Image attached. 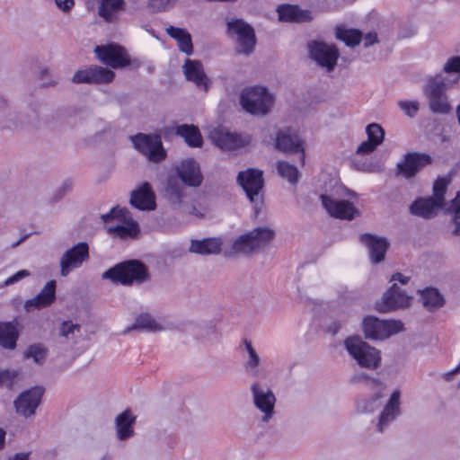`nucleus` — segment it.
<instances>
[{"label":"nucleus","instance_id":"nucleus-38","mask_svg":"<svg viewBox=\"0 0 460 460\" xmlns=\"http://www.w3.org/2000/svg\"><path fill=\"white\" fill-rule=\"evenodd\" d=\"M243 345L248 354V358L243 364L244 370L248 376L256 377L260 374L259 368L261 359L250 341L244 340Z\"/></svg>","mask_w":460,"mask_h":460},{"label":"nucleus","instance_id":"nucleus-56","mask_svg":"<svg viewBox=\"0 0 460 460\" xmlns=\"http://www.w3.org/2000/svg\"><path fill=\"white\" fill-rule=\"evenodd\" d=\"M29 276H31V272L29 270H19L18 272H16L15 274H13L10 278H8L4 281V286L13 285V284L20 281L21 279H22L24 278H27Z\"/></svg>","mask_w":460,"mask_h":460},{"label":"nucleus","instance_id":"nucleus-41","mask_svg":"<svg viewBox=\"0 0 460 460\" xmlns=\"http://www.w3.org/2000/svg\"><path fill=\"white\" fill-rule=\"evenodd\" d=\"M258 250L268 245L275 237V231L270 227H256L251 231Z\"/></svg>","mask_w":460,"mask_h":460},{"label":"nucleus","instance_id":"nucleus-59","mask_svg":"<svg viewBox=\"0 0 460 460\" xmlns=\"http://www.w3.org/2000/svg\"><path fill=\"white\" fill-rule=\"evenodd\" d=\"M364 47L367 48L377 42V35L375 32L367 33L364 38Z\"/></svg>","mask_w":460,"mask_h":460},{"label":"nucleus","instance_id":"nucleus-2","mask_svg":"<svg viewBox=\"0 0 460 460\" xmlns=\"http://www.w3.org/2000/svg\"><path fill=\"white\" fill-rule=\"evenodd\" d=\"M449 86L442 73L429 76L423 85V93L432 113L447 115L452 111L447 91Z\"/></svg>","mask_w":460,"mask_h":460},{"label":"nucleus","instance_id":"nucleus-45","mask_svg":"<svg viewBox=\"0 0 460 460\" xmlns=\"http://www.w3.org/2000/svg\"><path fill=\"white\" fill-rule=\"evenodd\" d=\"M48 349L40 343L29 346L24 351L25 358H31L36 364H42L47 357Z\"/></svg>","mask_w":460,"mask_h":460},{"label":"nucleus","instance_id":"nucleus-15","mask_svg":"<svg viewBox=\"0 0 460 460\" xmlns=\"http://www.w3.org/2000/svg\"><path fill=\"white\" fill-rule=\"evenodd\" d=\"M411 301V297L404 290L396 284H393L383 295L381 301L376 303V309L380 313H389L409 306Z\"/></svg>","mask_w":460,"mask_h":460},{"label":"nucleus","instance_id":"nucleus-16","mask_svg":"<svg viewBox=\"0 0 460 460\" xmlns=\"http://www.w3.org/2000/svg\"><path fill=\"white\" fill-rule=\"evenodd\" d=\"M208 137L212 142L224 150H235L250 143L249 137H243L237 133H232L224 128H213Z\"/></svg>","mask_w":460,"mask_h":460},{"label":"nucleus","instance_id":"nucleus-13","mask_svg":"<svg viewBox=\"0 0 460 460\" xmlns=\"http://www.w3.org/2000/svg\"><path fill=\"white\" fill-rule=\"evenodd\" d=\"M308 49L311 58L319 66L325 67L329 72L334 69L340 56L335 46L314 40L308 43Z\"/></svg>","mask_w":460,"mask_h":460},{"label":"nucleus","instance_id":"nucleus-11","mask_svg":"<svg viewBox=\"0 0 460 460\" xmlns=\"http://www.w3.org/2000/svg\"><path fill=\"white\" fill-rule=\"evenodd\" d=\"M252 402L257 410L262 413L261 420L268 423L275 413L276 396L266 385L254 382L251 385Z\"/></svg>","mask_w":460,"mask_h":460},{"label":"nucleus","instance_id":"nucleus-3","mask_svg":"<svg viewBox=\"0 0 460 460\" xmlns=\"http://www.w3.org/2000/svg\"><path fill=\"white\" fill-rule=\"evenodd\" d=\"M344 346L349 356L361 367L374 370L380 367V351L361 338L358 336L349 337L345 340Z\"/></svg>","mask_w":460,"mask_h":460},{"label":"nucleus","instance_id":"nucleus-6","mask_svg":"<svg viewBox=\"0 0 460 460\" xmlns=\"http://www.w3.org/2000/svg\"><path fill=\"white\" fill-rule=\"evenodd\" d=\"M133 146L144 155L148 162L160 164L167 157L162 138L157 134L137 133L130 137Z\"/></svg>","mask_w":460,"mask_h":460},{"label":"nucleus","instance_id":"nucleus-54","mask_svg":"<svg viewBox=\"0 0 460 460\" xmlns=\"http://www.w3.org/2000/svg\"><path fill=\"white\" fill-rule=\"evenodd\" d=\"M447 212L451 215V218H460V191H458L456 198L451 200L447 208Z\"/></svg>","mask_w":460,"mask_h":460},{"label":"nucleus","instance_id":"nucleus-17","mask_svg":"<svg viewBox=\"0 0 460 460\" xmlns=\"http://www.w3.org/2000/svg\"><path fill=\"white\" fill-rule=\"evenodd\" d=\"M43 394L44 388L41 386H35L22 392L14 401L16 412L25 418L34 415Z\"/></svg>","mask_w":460,"mask_h":460},{"label":"nucleus","instance_id":"nucleus-28","mask_svg":"<svg viewBox=\"0 0 460 460\" xmlns=\"http://www.w3.org/2000/svg\"><path fill=\"white\" fill-rule=\"evenodd\" d=\"M98 14L106 22L113 23L119 20V14L125 9V0H96Z\"/></svg>","mask_w":460,"mask_h":460},{"label":"nucleus","instance_id":"nucleus-27","mask_svg":"<svg viewBox=\"0 0 460 460\" xmlns=\"http://www.w3.org/2000/svg\"><path fill=\"white\" fill-rule=\"evenodd\" d=\"M121 221V225L107 226V233L114 238H119L122 240L137 239L140 234L138 223L129 217V216L126 218V220Z\"/></svg>","mask_w":460,"mask_h":460},{"label":"nucleus","instance_id":"nucleus-30","mask_svg":"<svg viewBox=\"0 0 460 460\" xmlns=\"http://www.w3.org/2000/svg\"><path fill=\"white\" fill-rule=\"evenodd\" d=\"M443 205L431 197L417 199L411 206L412 215L429 219L436 216L437 211L443 208Z\"/></svg>","mask_w":460,"mask_h":460},{"label":"nucleus","instance_id":"nucleus-57","mask_svg":"<svg viewBox=\"0 0 460 460\" xmlns=\"http://www.w3.org/2000/svg\"><path fill=\"white\" fill-rule=\"evenodd\" d=\"M377 146H376L373 142L367 140L362 142L357 148V154L358 155H367L372 153Z\"/></svg>","mask_w":460,"mask_h":460},{"label":"nucleus","instance_id":"nucleus-64","mask_svg":"<svg viewBox=\"0 0 460 460\" xmlns=\"http://www.w3.org/2000/svg\"><path fill=\"white\" fill-rule=\"evenodd\" d=\"M8 460H30V453H16L9 457Z\"/></svg>","mask_w":460,"mask_h":460},{"label":"nucleus","instance_id":"nucleus-37","mask_svg":"<svg viewBox=\"0 0 460 460\" xmlns=\"http://www.w3.org/2000/svg\"><path fill=\"white\" fill-rule=\"evenodd\" d=\"M423 306L429 311H435L445 304L443 295L435 288H426L420 292Z\"/></svg>","mask_w":460,"mask_h":460},{"label":"nucleus","instance_id":"nucleus-49","mask_svg":"<svg viewBox=\"0 0 460 460\" xmlns=\"http://www.w3.org/2000/svg\"><path fill=\"white\" fill-rule=\"evenodd\" d=\"M129 216V211L126 208L114 207L108 213L101 216L102 220L104 223H109L115 218L120 220H126Z\"/></svg>","mask_w":460,"mask_h":460},{"label":"nucleus","instance_id":"nucleus-12","mask_svg":"<svg viewBox=\"0 0 460 460\" xmlns=\"http://www.w3.org/2000/svg\"><path fill=\"white\" fill-rule=\"evenodd\" d=\"M90 258L89 245L86 242H79L61 256L59 261L60 275L66 277L74 269L80 268Z\"/></svg>","mask_w":460,"mask_h":460},{"label":"nucleus","instance_id":"nucleus-35","mask_svg":"<svg viewBox=\"0 0 460 460\" xmlns=\"http://www.w3.org/2000/svg\"><path fill=\"white\" fill-rule=\"evenodd\" d=\"M19 337L16 323L13 322L0 323V345L8 349H13Z\"/></svg>","mask_w":460,"mask_h":460},{"label":"nucleus","instance_id":"nucleus-60","mask_svg":"<svg viewBox=\"0 0 460 460\" xmlns=\"http://www.w3.org/2000/svg\"><path fill=\"white\" fill-rule=\"evenodd\" d=\"M341 327L342 323L340 321H333L328 325L327 332L332 335H335L340 332Z\"/></svg>","mask_w":460,"mask_h":460},{"label":"nucleus","instance_id":"nucleus-39","mask_svg":"<svg viewBox=\"0 0 460 460\" xmlns=\"http://www.w3.org/2000/svg\"><path fill=\"white\" fill-rule=\"evenodd\" d=\"M134 330L157 332L162 331L163 327L149 314H141L136 317L135 323L124 331V333Z\"/></svg>","mask_w":460,"mask_h":460},{"label":"nucleus","instance_id":"nucleus-61","mask_svg":"<svg viewBox=\"0 0 460 460\" xmlns=\"http://www.w3.org/2000/svg\"><path fill=\"white\" fill-rule=\"evenodd\" d=\"M451 223L453 225L452 234L456 236H460V217L451 218Z\"/></svg>","mask_w":460,"mask_h":460},{"label":"nucleus","instance_id":"nucleus-10","mask_svg":"<svg viewBox=\"0 0 460 460\" xmlns=\"http://www.w3.org/2000/svg\"><path fill=\"white\" fill-rule=\"evenodd\" d=\"M94 53L108 68L120 69L128 66L131 63L126 49L117 43L99 45L94 49Z\"/></svg>","mask_w":460,"mask_h":460},{"label":"nucleus","instance_id":"nucleus-44","mask_svg":"<svg viewBox=\"0 0 460 460\" xmlns=\"http://www.w3.org/2000/svg\"><path fill=\"white\" fill-rule=\"evenodd\" d=\"M277 169L279 175L287 179L290 183H296L298 181L299 172L297 168L285 161L277 163Z\"/></svg>","mask_w":460,"mask_h":460},{"label":"nucleus","instance_id":"nucleus-36","mask_svg":"<svg viewBox=\"0 0 460 460\" xmlns=\"http://www.w3.org/2000/svg\"><path fill=\"white\" fill-rule=\"evenodd\" d=\"M184 185L173 175L167 178L164 197L172 204H180L184 198Z\"/></svg>","mask_w":460,"mask_h":460},{"label":"nucleus","instance_id":"nucleus-43","mask_svg":"<svg viewBox=\"0 0 460 460\" xmlns=\"http://www.w3.org/2000/svg\"><path fill=\"white\" fill-rule=\"evenodd\" d=\"M94 84H111L115 78V73L104 66L93 65Z\"/></svg>","mask_w":460,"mask_h":460},{"label":"nucleus","instance_id":"nucleus-58","mask_svg":"<svg viewBox=\"0 0 460 460\" xmlns=\"http://www.w3.org/2000/svg\"><path fill=\"white\" fill-rule=\"evenodd\" d=\"M57 6L64 12L69 11L75 4L74 0H55Z\"/></svg>","mask_w":460,"mask_h":460},{"label":"nucleus","instance_id":"nucleus-9","mask_svg":"<svg viewBox=\"0 0 460 460\" xmlns=\"http://www.w3.org/2000/svg\"><path fill=\"white\" fill-rule=\"evenodd\" d=\"M434 159L427 153L408 152L396 164L395 174L411 180L425 167L431 165Z\"/></svg>","mask_w":460,"mask_h":460},{"label":"nucleus","instance_id":"nucleus-33","mask_svg":"<svg viewBox=\"0 0 460 460\" xmlns=\"http://www.w3.org/2000/svg\"><path fill=\"white\" fill-rule=\"evenodd\" d=\"M176 135L181 137L186 144L191 147H200L203 138L199 128L193 124L179 125L175 128Z\"/></svg>","mask_w":460,"mask_h":460},{"label":"nucleus","instance_id":"nucleus-5","mask_svg":"<svg viewBox=\"0 0 460 460\" xmlns=\"http://www.w3.org/2000/svg\"><path fill=\"white\" fill-rule=\"evenodd\" d=\"M240 103L247 112L264 116L273 107L274 97L265 87L254 86L242 92Z\"/></svg>","mask_w":460,"mask_h":460},{"label":"nucleus","instance_id":"nucleus-20","mask_svg":"<svg viewBox=\"0 0 460 460\" xmlns=\"http://www.w3.org/2000/svg\"><path fill=\"white\" fill-rule=\"evenodd\" d=\"M182 72L187 81L192 82L199 90L208 92L211 80L207 76L199 60L187 58L182 66Z\"/></svg>","mask_w":460,"mask_h":460},{"label":"nucleus","instance_id":"nucleus-21","mask_svg":"<svg viewBox=\"0 0 460 460\" xmlns=\"http://www.w3.org/2000/svg\"><path fill=\"white\" fill-rule=\"evenodd\" d=\"M56 280L48 281L37 296L25 301V311L30 313L51 305L56 300Z\"/></svg>","mask_w":460,"mask_h":460},{"label":"nucleus","instance_id":"nucleus-29","mask_svg":"<svg viewBox=\"0 0 460 460\" xmlns=\"http://www.w3.org/2000/svg\"><path fill=\"white\" fill-rule=\"evenodd\" d=\"M0 131L20 132L18 111L10 109L9 102L0 97Z\"/></svg>","mask_w":460,"mask_h":460},{"label":"nucleus","instance_id":"nucleus-47","mask_svg":"<svg viewBox=\"0 0 460 460\" xmlns=\"http://www.w3.org/2000/svg\"><path fill=\"white\" fill-rule=\"evenodd\" d=\"M367 134L369 141L373 142L376 146L383 143L385 138V130L376 123H371L367 127Z\"/></svg>","mask_w":460,"mask_h":460},{"label":"nucleus","instance_id":"nucleus-48","mask_svg":"<svg viewBox=\"0 0 460 460\" xmlns=\"http://www.w3.org/2000/svg\"><path fill=\"white\" fill-rule=\"evenodd\" d=\"M75 84H94L93 66H87L85 69L77 70L72 77Z\"/></svg>","mask_w":460,"mask_h":460},{"label":"nucleus","instance_id":"nucleus-24","mask_svg":"<svg viewBox=\"0 0 460 460\" xmlns=\"http://www.w3.org/2000/svg\"><path fill=\"white\" fill-rule=\"evenodd\" d=\"M279 20L283 22L303 23L313 21L314 15L308 9L295 4H281L278 7Z\"/></svg>","mask_w":460,"mask_h":460},{"label":"nucleus","instance_id":"nucleus-34","mask_svg":"<svg viewBox=\"0 0 460 460\" xmlns=\"http://www.w3.org/2000/svg\"><path fill=\"white\" fill-rule=\"evenodd\" d=\"M166 32L171 38L177 41L178 48L181 52H184L187 55L192 54L193 45L191 36L185 29L171 25L166 28Z\"/></svg>","mask_w":460,"mask_h":460},{"label":"nucleus","instance_id":"nucleus-7","mask_svg":"<svg viewBox=\"0 0 460 460\" xmlns=\"http://www.w3.org/2000/svg\"><path fill=\"white\" fill-rule=\"evenodd\" d=\"M237 181L246 193L247 198L253 204L255 213L258 214L263 205L262 188L264 181L262 172L257 169H248L240 172Z\"/></svg>","mask_w":460,"mask_h":460},{"label":"nucleus","instance_id":"nucleus-25","mask_svg":"<svg viewBox=\"0 0 460 460\" xmlns=\"http://www.w3.org/2000/svg\"><path fill=\"white\" fill-rule=\"evenodd\" d=\"M400 391L395 390L390 396V399L379 415V420L376 425L379 432L385 429L400 415Z\"/></svg>","mask_w":460,"mask_h":460},{"label":"nucleus","instance_id":"nucleus-52","mask_svg":"<svg viewBox=\"0 0 460 460\" xmlns=\"http://www.w3.org/2000/svg\"><path fill=\"white\" fill-rule=\"evenodd\" d=\"M398 105L410 118H414L420 109V104L416 101H401Z\"/></svg>","mask_w":460,"mask_h":460},{"label":"nucleus","instance_id":"nucleus-23","mask_svg":"<svg viewBox=\"0 0 460 460\" xmlns=\"http://www.w3.org/2000/svg\"><path fill=\"white\" fill-rule=\"evenodd\" d=\"M129 202L139 210H155L156 208L155 195L148 182H144L131 191Z\"/></svg>","mask_w":460,"mask_h":460},{"label":"nucleus","instance_id":"nucleus-8","mask_svg":"<svg viewBox=\"0 0 460 460\" xmlns=\"http://www.w3.org/2000/svg\"><path fill=\"white\" fill-rule=\"evenodd\" d=\"M403 330V324L396 320H380L375 316H367L363 320V331L366 338L385 340Z\"/></svg>","mask_w":460,"mask_h":460},{"label":"nucleus","instance_id":"nucleus-53","mask_svg":"<svg viewBox=\"0 0 460 460\" xmlns=\"http://www.w3.org/2000/svg\"><path fill=\"white\" fill-rule=\"evenodd\" d=\"M80 330V325L73 323L71 321H64L59 328V335L69 339L74 334L75 331Z\"/></svg>","mask_w":460,"mask_h":460},{"label":"nucleus","instance_id":"nucleus-55","mask_svg":"<svg viewBox=\"0 0 460 460\" xmlns=\"http://www.w3.org/2000/svg\"><path fill=\"white\" fill-rule=\"evenodd\" d=\"M172 0H149L148 7L155 13L165 11L171 6Z\"/></svg>","mask_w":460,"mask_h":460},{"label":"nucleus","instance_id":"nucleus-22","mask_svg":"<svg viewBox=\"0 0 460 460\" xmlns=\"http://www.w3.org/2000/svg\"><path fill=\"white\" fill-rule=\"evenodd\" d=\"M276 148L283 153H301V161L305 162V150L303 140L300 137L289 129L281 130L277 134Z\"/></svg>","mask_w":460,"mask_h":460},{"label":"nucleus","instance_id":"nucleus-63","mask_svg":"<svg viewBox=\"0 0 460 460\" xmlns=\"http://www.w3.org/2000/svg\"><path fill=\"white\" fill-rule=\"evenodd\" d=\"M392 280H396L402 283V285H405L409 282L410 277L404 276L402 273H395L392 276Z\"/></svg>","mask_w":460,"mask_h":460},{"label":"nucleus","instance_id":"nucleus-62","mask_svg":"<svg viewBox=\"0 0 460 460\" xmlns=\"http://www.w3.org/2000/svg\"><path fill=\"white\" fill-rule=\"evenodd\" d=\"M369 378L370 377L368 376V375L364 374V373H360V374L354 375L351 377V382L354 383V384H358V383H361V382L367 381Z\"/></svg>","mask_w":460,"mask_h":460},{"label":"nucleus","instance_id":"nucleus-31","mask_svg":"<svg viewBox=\"0 0 460 460\" xmlns=\"http://www.w3.org/2000/svg\"><path fill=\"white\" fill-rule=\"evenodd\" d=\"M136 417L129 409L125 410L115 419V429L119 440L124 441L132 438L135 434L134 424Z\"/></svg>","mask_w":460,"mask_h":460},{"label":"nucleus","instance_id":"nucleus-19","mask_svg":"<svg viewBox=\"0 0 460 460\" xmlns=\"http://www.w3.org/2000/svg\"><path fill=\"white\" fill-rule=\"evenodd\" d=\"M321 200L323 208L330 216L345 220H352L355 216L359 214L353 203L348 200H336L327 195H321Z\"/></svg>","mask_w":460,"mask_h":460},{"label":"nucleus","instance_id":"nucleus-32","mask_svg":"<svg viewBox=\"0 0 460 460\" xmlns=\"http://www.w3.org/2000/svg\"><path fill=\"white\" fill-rule=\"evenodd\" d=\"M222 245V240L217 237L191 240L189 252L200 255L218 254L221 252Z\"/></svg>","mask_w":460,"mask_h":460},{"label":"nucleus","instance_id":"nucleus-18","mask_svg":"<svg viewBox=\"0 0 460 460\" xmlns=\"http://www.w3.org/2000/svg\"><path fill=\"white\" fill-rule=\"evenodd\" d=\"M359 242L367 248L371 262L377 264L385 260L390 246L387 238L365 233L359 235Z\"/></svg>","mask_w":460,"mask_h":460},{"label":"nucleus","instance_id":"nucleus-51","mask_svg":"<svg viewBox=\"0 0 460 460\" xmlns=\"http://www.w3.org/2000/svg\"><path fill=\"white\" fill-rule=\"evenodd\" d=\"M442 72L447 75L458 74L460 76V56L447 58L443 66Z\"/></svg>","mask_w":460,"mask_h":460},{"label":"nucleus","instance_id":"nucleus-26","mask_svg":"<svg viewBox=\"0 0 460 460\" xmlns=\"http://www.w3.org/2000/svg\"><path fill=\"white\" fill-rule=\"evenodd\" d=\"M40 113L41 107L40 104H31L18 111L20 132L40 128Z\"/></svg>","mask_w":460,"mask_h":460},{"label":"nucleus","instance_id":"nucleus-4","mask_svg":"<svg viewBox=\"0 0 460 460\" xmlns=\"http://www.w3.org/2000/svg\"><path fill=\"white\" fill-rule=\"evenodd\" d=\"M226 33L236 41L235 51L238 54L250 56L253 53L257 43L254 29L243 19L226 21Z\"/></svg>","mask_w":460,"mask_h":460},{"label":"nucleus","instance_id":"nucleus-46","mask_svg":"<svg viewBox=\"0 0 460 460\" xmlns=\"http://www.w3.org/2000/svg\"><path fill=\"white\" fill-rule=\"evenodd\" d=\"M450 181V177L446 178L439 176L433 183V196H431V198L441 203L443 206H445V195Z\"/></svg>","mask_w":460,"mask_h":460},{"label":"nucleus","instance_id":"nucleus-14","mask_svg":"<svg viewBox=\"0 0 460 460\" xmlns=\"http://www.w3.org/2000/svg\"><path fill=\"white\" fill-rule=\"evenodd\" d=\"M175 177L188 187H199L203 181V174L199 164L194 158H187L174 166Z\"/></svg>","mask_w":460,"mask_h":460},{"label":"nucleus","instance_id":"nucleus-40","mask_svg":"<svg viewBox=\"0 0 460 460\" xmlns=\"http://www.w3.org/2000/svg\"><path fill=\"white\" fill-rule=\"evenodd\" d=\"M233 250L237 253L251 254L258 250L251 232L239 236L233 243Z\"/></svg>","mask_w":460,"mask_h":460},{"label":"nucleus","instance_id":"nucleus-42","mask_svg":"<svg viewBox=\"0 0 460 460\" xmlns=\"http://www.w3.org/2000/svg\"><path fill=\"white\" fill-rule=\"evenodd\" d=\"M336 36L339 40L344 41L347 46L352 48L358 46L362 39L361 32L356 29L338 28Z\"/></svg>","mask_w":460,"mask_h":460},{"label":"nucleus","instance_id":"nucleus-50","mask_svg":"<svg viewBox=\"0 0 460 460\" xmlns=\"http://www.w3.org/2000/svg\"><path fill=\"white\" fill-rule=\"evenodd\" d=\"M380 399L381 396L376 394L370 399L363 401L358 404V408L360 411L365 413L374 412L382 405Z\"/></svg>","mask_w":460,"mask_h":460},{"label":"nucleus","instance_id":"nucleus-1","mask_svg":"<svg viewBox=\"0 0 460 460\" xmlns=\"http://www.w3.org/2000/svg\"><path fill=\"white\" fill-rule=\"evenodd\" d=\"M150 278L147 267L140 261L128 260L110 268L102 275V279H110L113 283L130 286L141 284Z\"/></svg>","mask_w":460,"mask_h":460}]
</instances>
